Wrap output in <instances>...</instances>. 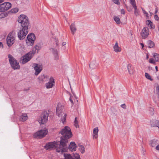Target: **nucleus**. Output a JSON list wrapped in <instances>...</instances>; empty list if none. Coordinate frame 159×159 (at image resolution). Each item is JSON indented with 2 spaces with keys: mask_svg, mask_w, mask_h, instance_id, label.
Listing matches in <instances>:
<instances>
[{
  "mask_svg": "<svg viewBox=\"0 0 159 159\" xmlns=\"http://www.w3.org/2000/svg\"><path fill=\"white\" fill-rule=\"evenodd\" d=\"M60 133L62 136L61 138L59 147H57V151L58 152L61 153L67 150L66 145L68 142V139L71 137L72 134L70 128L67 126L62 129Z\"/></svg>",
  "mask_w": 159,
  "mask_h": 159,
  "instance_id": "f257e3e1",
  "label": "nucleus"
},
{
  "mask_svg": "<svg viewBox=\"0 0 159 159\" xmlns=\"http://www.w3.org/2000/svg\"><path fill=\"white\" fill-rule=\"evenodd\" d=\"M64 107L61 104H58L57 107L56 113L58 116L61 117V120L63 124L66 121V114L63 111Z\"/></svg>",
  "mask_w": 159,
  "mask_h": 159,
  "instance_id": "f03ea898",
  "label": "nucleus"
},
{
  "mask_svg": "<svg viewBox=\"0 0 159 159\" xmlns=\"http://www.w3.org/2000/svg\"><path fill=\"white\" fill-rule=\"evenodd\" d=\"M18 21L22 27L29 28V23L28 18L25 15H20L18 19Z\"/></svg>",
  "mask_w": 159,
  "mask_h": 159,
  "instance_id": "7ed1b4c3",
  "label": "nucleus"
},
{
  "mask_svg": "<svg viewBox=\"0 0 159 159\" xmlns=\"http://www.w3.org/2000/svg\"><path fill=\"white\" fill-rule=\"evenodd\" d=\"M34 52L33 51L30 52L26 54L25 55L23 56L20 58V62L22 64H24L27 62L30 61L32 58L33 54H34Z\"/></svg>",
  "mask_w": 159,
  "mask_h": 159,
  "instance_id": "20e7f679",
  "label": "nucleus"
},
{
  "mask_svg": "<svg viewBox=\"0 0 159 159\" xmlns=\"http://www.w3.org/2000/svg\"><path fill=\"white\" fill-rule=\"evenodd\" d=\"M8 57L11 67L14 70L19 69L20 66L17 61L10 54L8 55Z\"/></svg>",
  "mask_w": 159,
  "mask_h": 159,
  "instance_id": "39448f33",
  "label": "nucleus"
},
{
  "mask_svg": "<svg viewBox=\"0 0 159 159\" xmlns=\"http://www.w3.org/2000/svg\"><path fill=\"white\" fill-rule=\"evenodd\" d=\"M22 29L19 30L18 34V37L20 40H23L25 38L28 32L29 28L22 27Z\"/></svg>",
  "mask_w": 159,
  "mask_h": 159,
  "instance_id": "423d86ee",
  "label": "nucleus"
},
{
  "mask_svg": "<svg viewBox=\"0 0 159 159\" xmlns=\"http://www.w3.org/2000/svg\"><path fill=\"white\" fill-rule=\"evenodd\" d=\"M48 113L46 111H44L41 114L40 117L38 119V121L40 124H44L46 123L48 120Z\"/></svg>",
  "mask_w": 159,
  "mask_h": 159,
  "instance_id": "0eeeda50",
  "label": "nucleus"
},
{
  "mask_svg": "<svg viewBox=\"0 0 159 159\" xmlns=\"http://www.w3.org/2000/svg\"><path fill=\"white\" fill-rule=\"evenodd\" d=\"M47 133V129L44 128L35 133L34 134V137L35 138H41L45 136Z\"/></svg>",
  "mask_w": 159,
  "mask_h": 159,
  "instance_id": "6e6552de",
  "label": "nucleus"
},
{
  "mask_svg": "<svg viewBox=\"0 0 159 159\" xmlns=\"http://www.w3.org/2000/svg\"><path fill=\"white\" fill-rule=\"evenodd\" d=\"M35 39V36L34 34H29L27 37L26 42L28 45H32L34 44Z\"/></svg>",
  "mask_w": 159,
  "mask_h": 159,
  "instance_id": "1a4fd4ad",
  "label": "nucleus"
},
{
  "mask_svg": "<svg viewBox=\"0 0 159 159\" xmlns=\"http://www.w3.org/2000/svg\"><path fill=\"white\" fill-rule=\"evenodd\" d=\"M15 37L14 35L12 33H10L7 38V42L9 47L11 46L14 43Z\"/></svg>",
  "mask_w": 159,
  "mask_h": 159,
  "instance_id": "9d476101",
  "label": "nucleus"
},
{
  "mask_svg": "<svg viewBox=\"0 0 159 159\" xmlns=\"http://www.w3.org/2000/svg\"><path fill=\"white\" fill-rule=\"evenodd\" d=\"M11 4L9 2H4L0 5V11L5 12L11 7Z\"/></svg>",
  "mask_w": 159,
  "mask_h": 159,
  "instance_id": "9b49d317",
  "label": "nucleus"
},
{
  "mask_svg": "<svg viewBox=\"0 0 159 159\" xmlns=\"http://www.w3.org/2000/svg\"><path fill=\"white\" fill-rule=\"evenodd\" d=\"M35 70L34 75H38L41 72L42 70L43 67L41 65L34 63L32 66Z\"/></svg>",
  "mask_w": 159,
  "mask_h": 159,
  "instance_id": "f8f14e48",
  "label": "nucleus"
},
{
  "mask_svg": "<svg viewBox=\"0 0 159 159\" xmlns=\"http://www.w3.org/2000/svg\"><path fill=\"white\" fill-rule=\"evenodd\" d=\"M57 145L56 144V142H50L49 143H48L46 145L44 146V148L46 150H51L54 148V147H55L56 148V150H57V147H59V145ZM57 152V151H56Z\"/></svg>",
  "mask_w": 159,
  "mask_h": 159,
  "instance_id": "ddd939ff",
  "label": "nucleus"
},
{
  "mask_svg": "<svg viewBox=\"0 0 159 159\" xmlns=\"http://www.w3.org/2000/svg\"><path fill=\"white\" fill-rule=\"evenodd\" d=\"M55 84L54 79L51 77L49 82L46 84L45 86L47 89H50L52 88L55 85Z\"/></svg>",
  "mask_w": 159,
  "mask_h": 159,
  "instance_id": "4468645a",
  "label": "nucleus"
},
{
  "mask_svg": "<svg viewBox=\"0 0 159 159\" xmlns=\"http://www.w3.org/2000/svg\"><path fill=\"white\" fill-rule=\"evenodd\" d=\"M141 34L143 38H146L149 34L148 29L147 27H144L142 30Z\"/></svg>",
  "mask_w": 159,
  "mask_h": 159,
  "instance_id": "2eb2a0df",
  "label": "nucleus"
},
{
  "mask_svg": "<svg viewBox=\"0 0 159 159\" xmlns=\"http://www.w3.org/2000/svg\"><path fill=\"white\" fill-rule=\"evenodd\" d=\"M66 145L67 149H69V151H74L76 150L77 146L74 142H71L68 148L67 144Z\"/></svg>",
  "mask_w": 159,
  "mask_h": 159,
  "instance_id": "dca6fc26",
  "label": "nucleus"
},
{
  "mask_svg": "<svg viewBox=\"0 0 159 159\" xmlns=\"http://www.w3.org/2000/svg\"><path fill=\"white\" fill-rule=\"evenodd\" d=\"M50 51L54 55L55 59L57 60L58 59V52L56 49L54 48H50Z\"/></svg>",
  "mask_w": 159,
  "mask_h": 159,
  "instance_id": "f3484780",
  "label": "nucleus"
},
{
  "mask_svg": "<svg viewBox=\"0 0 159 159\" xmlns=\"http://www.w3.org/2000/svg\"><path fill=\"white\" fill-rule=\"evenodd\" d=\"M127 69L128 72L130 75H133L134 74L135 70L132 65L130 64L128 65Z\"/></svg>",
  "mask_w": 159,
  "mask_h": 159,
  "instance_id": "a211bd4d",
  "label": "nucleus"
},
{
  "mask_svg": "<svg viewBox=\"0 0 159 159\" xmlns=\"http://www.w3.org/2000/svg\"><path fill=\"white\" fill-rule=\"evenodd\" d=\"M98 64L96 62L95 60L93 61L89 64V67L92 69L95 68L98 66Z\"/></svg>",
  "mask_w": 159,
  "mask_h": 159,
  "instance_id": "6ab92c4d",
  "label": "nucleus"
},
{
  "mask_svg": "<svg viewBox=\"0 0 159 159\" xmlns=\"http://www.w3.org/2000/svg\"><path fill=\"white\" fill-rule=\"evenodd\" d=\"M28 118L27 114L26 113L22 114L20 118V120L21 121H25Z\"/></svg>",
  "mask_w": 159,
  "mask_h": 159,
  "instance_id": "aec40b11",
  "label": "nucleus"
},
{
  "mask_svg": "<svg viewBox=\"0 0 159 159\" xmlns=\"http://www.w3.org/2000/svg\"><path fill=\"white\" fill-rule=\"evenodd\" d=\"M98 128H96L93 129V138L97 139L98 138Z\"/></svg>",
  "mask_w": 159,
  "mask_h": 159,
  "instance_id": "412c9836",
  "label": "nucleus"
},
{
  "mask_svg": "<svg viewBox=\"0 0 159 159\" xmlns=\"http://www.w3.org/2000/svg\"><path fill=\"white\" fill-rule=\"evenodd\" d=\"M70 29L71 31L72 34H74L76 30V29L74 24H71L70 26Z\"/></svg>",
  "mask_w": 159,
  "mask_h": 159,
  "instance_id": "4be33fe9",
  "label": "nucleus"
},
{
  "mask_svg": "<svg viewBox=\"0 0 159 159\" xmlns=\"http://www.w3.org/2000/svg\"><path fill=\"white\" fill-rule=\"evenodd\" d=\"M47 76H45L44 75H40L38 78V80H39V83H43V81H45V78H47Z\"/></svg>",
  "mask_w": 159,
  "mask_h": 159,
  "instance_id": "5701e85b",
  "label": "nucleus"
},
{
  "mask_svg": "<svg viewBox=\"0 0 159 159\" xmlns=\"http://www.w3.org/2000/svg\"><path fill=\"white\" fill-rule=\"evenodd\" d=\"M113 49L114 51L116 52H119V48L118 46V43L116 42L113 46Z\"/></svg>",
  "mask_w": 159,
  "mask_h": 159,
  "instance_id": "b1692460",
  "label": "nucleus"
},
{
  "mask_svg": "<svg viewBox=\"0 0 159 159\" xmlns=\"http://www.w3.org/2000/svg\"><path fill=\"white\" fill-rule=\"evenodd\" d=\"M63 156L64 158L63 159H74L72 156L70 154H64Z\"/></svg>",
  "mask_w": 159,
  "mask_h": 159,
  "instance_id": "393cba45",
  "label": "nucleus"
},
{
  "mask_svg": "<svg viewBox=\"0 0 159 159\" xmlns=\"http://www.w3.org/2000/svg\"><path fill=\"white\" fill-rule=\"evenodd\" d=\"M79 147V149L82 153H84L85 152V148L84 146L80 144L78 145Z\"/></svg>",
  "mask_w": 159,
  "mask_h": 159,
  "instance_id": "a878e982",
  "label": "nucleus"
},
{
  "mask_svg": "<svg viewBox=\"0 0 159 159\" xmlns=\"http://www.w3.org/2000/svg\"><path fill=\"white\" fill-rule=\"evenodd\" d=\"M147 25L151 29H153L154 28V26L153 25L152 23L150 20H148L146 22Z\"/></svg>",
  "mask_w": 159,
  "mask_h": 159,
  "instance_id": "bb28decb",
  "label": "nucleus"
},
{
  "mask_svg": "<svg viewBox=\"0 0 159 159\" xmlns=\"http://www.w3.org/2000/svg\"><path fill=\"white\" fill-rule=\"evenodd\" d=\"M153 57L154 59L156 62L159 61V55L156 53H153Z\"/></svg>",
  "mask_w": 159,
  "mask_h": 159,
  "instance_id": "cd10ccee",
  "label": "nucleus"
},
{
  "mask_svg": "<svg viewBox=\"0 0 159 159\" xmlns=\"http://www.w3.org/2000/svg\"><path fill=\"white\" fill-rule=\"evenodd\" d=\"M41 45L40 44H38L36 45L35 47V52L38 53V51L41 48Z\"/></svg>",
  "mask_w": 159,
  "mask_h": 159,
  "instance_id": "c85d7f7f",
  "label": "nucleus"
},
{
  "mask_svg": "<svg viewBox=\"0 0 159 159\" xmlns=\"http://www.w3.org/2000/svg\"><path fill=\"white\" fill-rule=\"evenodd\" d=\"M113 19L117 24H119V17L118 16H114Z\"/></svg>",
  "mask_w": 159,
  "mask_h": 159,
  "instance_id": "c756f323",
  "label": "nucleus"
},
{
  "mask_svg": "<svg viewBox=\"0 0 159 159\" xmlns=\"http://www.w3.org/2000/svg\"><path fill=\"white\" fill-rule=\"evenodd\" d=\"M72 156L74 159H80V156L77 153H73Z\"/></svg>",
  "mask_w": 159,
  "mask_h": 159,
  "instance_id": "7c9ffc66",
  "label": "nucleus"
},
{
  "mask_svg": "<svg viewBox=\"0 0 159 159\" xmlns=\"http://www.w3.org/2000/svg\"><path fill=\"white\" fill-rule=\"evenodd\" d=\"M148 47L149 48H151L153 47L154 45V44L153 42L151 41H149L148 42Z\"/></svg>",
  "mask_w": 159,
  "mask_h": 159,
  "instance_id": "2f4dec72",
  "label": "nucleus"
},
{
  "mask_svg": "<svg viewBox=\"0 0 159 159\" xmlns=\"http://www.w3.org/2000/svg\"><path fill=\"white\" fill-rule=\"evenodd\" d=\"M130 3L133 7H137L136 5L135 1V0H129Z\"/></svg>",
  "mask_w": 159,
  "mask_h": 159,
  "instance_id": "473e14b6",
  "label": "nucleus"
},
{
  "mask_svg": "<svg viewBox=\"0 0 159 159\" xmlns=\"http://www.w3.org/2000/svg\"><path fill=\"white\" fill-rule=\"evenodd\" d=\"M19 9L17 8H15L12 9L11 10V12L12 13H16L18 11Z\"/></svg>",
  "mask_w": 159,
  "mask_h": 159,
  "instance_id": "72a5a7b5",
  "label": "nucleus"
},
{
  "mask_svg": "<svg viewBox=\"0 0 159 159\" xmlns=\"http://www.w3.org/2000/svg\"><path fill=\"white\" fill-rule=\"evenodd\" d=\"M145 76L146 77L147 79H148V80H150L151 81H152L153 80V79H152L150 75L148 73H145Z\"/></svg>",
  "mask_w": 159,
  "mask_h": 159,
  "instance_id": "f704fd0d",
  "label": "nucleus"
},
{
  "mask_svg": "<svg viewBox=\"0 0 159 159\" xmlns=\"http://www.w3.org/2000/svg\"><path fill=\"white\" fill-rule=\"evenodd\" d=\"M77 117H75L74 121V125L76 128H78L79 125L78 124V121L77 120Z\"/></svg>",
  "mask_w": 159,
  "mask_h": 159,
  "instance_id": "c9c22d12",
  "label": "nucleus"
},
{
  "mask_svg": "<svg viewBox=\"0 0 159 159\" xmlns=\"http://www.w3.org/2000/svg\"><path fill=\"white\" fill-rule=\"evenodd\" d=\"M149 62L150 63L155 64L156 61L154 59L150 58L149 60Z\"/></svg>",
  "mask_w": 159,
  "mask_h": 159,
  "instance_id": "e433bc0d",
  "label": "nucleus"
},
{
  "mask_svg": "<svg viewBox=\"0 0 159 159\" xmlns=\"http://www.w3.org/2000/svg\"><path fill=\"white\" fill-rule=\"evenodd\" d=\"M68 47L66 46H62L61 49L62 51L65 52L68 49Z\"/></svg>",
  "mask_w": 159,
  "mask_h": 159,
  "instance_id": "4c0bfd02",
  "label": "nucleus"
},
{
  "mask_svg": "<svg viewBox=\"0 0 159 159\" xmlns=\"http://www.w3.org/2000/svg\"><path fill=\"white\" fill-rule=\"evenodd\" d=\"M153 123L154 125L159 128V121L158 120H155Z\"/></svg>",
  "mask_w": 159,
  "mask_h": 159,
  "instance_id": "58836bf2",
  "label": "nucleus"
},
{
  "mask_svg": "<svg viewBox=\"0 0 159 159\" xmlns=\"http://www.w3.org/2000/svg\"><path fill=\"white\" fill-rule=\"evenodd\" d=\"M134 13L135 16H138L139 15V12L138 11L137 9V7H136V8L135 7H134Z\"/></svg>",
  "mask_w": 159,
  "mask_h": 159,
  "instance_id": "ea45409f",
  "label": "nucleus"
},
{
  "mask_svg": "<svg viewBox=\"0 0 159 159\" xmlns=\"http://www.w3.org/2000/svg\"><path fill=\"white\" fill-rule=\"evenodd\" d=\"M74 97H73L70 96L69 99L70 101L71 102L72 104H73L74 101H75V100H74Z\"/></svg>",
  "mask_w": 159,
  "mask_h": 159,
  "instance_id": "a19ab883",
  "label": "nucleus"
},
{
  "mask_svg": "<svg viewBox=\"0 0 159 159\" xmlns=\"http://www.w3.org/2000/svg\"><path fill=\"white\" fill-rule=\"evenodd\" d=\"M112 1L115 4L119 5V0H112Z\"/></svg>",
  "mask_w": 159,
  "mask_h": 159,
  "instance_id": "79ce46f5",
  "label": "nucleus"
},
{
  "mask_svg": "<svg viewBox=\"0 0 159 159\" xmlns=\"http://www.w3.org/2000/svg\"><path fill=\"white\" fill-rule=\"evenodd\" d=\"M6 16V15L4 13H2L0 14V18L2 19L4 18Z\"/></svg>",
  "mask_w": 159,
  "mask_h": 159,
  "instance_id": "37998d69",
  "label": "nucleus"
},
{
  "mask_svg": "<svg viewBox=\"0 0 159 159\" xmlns=\"http://www.w3.org/2000/svg\"><path fill=\"white\" fill-rule=\"evenodd\" d=\"M156 142V141L155 140H153L152 141L151 145L152 147L154 146L156 144H155V143Z\"/></svg>",
  "mask_w": 159,
  "mask_h": 159,
  "instance_id": "c03bdc74",
  "label": "nucleus"
},
{
  "mask_svg": "<svg viewBox=\"0 0 159 159\" xmlns=\"http://www.w3.org/2000/svg\"><path fill=\"white\" fill-rule=\"evenodd\" d=\"M121 107L124 109H125L126 108V106L125 104H123L121 105Z\"/></svg>",
  "mask_w": 159,
  "mask_h": 159,
  "instance_id": "a18cd8bd",
  "label": "nucleus"
},
{
  "mask_svg": "<svg viewBox=\"0 0 159 159\" xmlns=\"http://www.w3.org/2000/svg\"><path fill=\"white\" fill-rule=\"evenodd\" d=\"M154 17H155V19L156 20H159V17H158V16H157V15H155V16H154Z\"/></svg>",
  "mask_w": 159,
  "mask_h": 159,
  "instance_id": "49530a36",
  "label": "nucleus"
},
{
  "mask_svg": "<svg viewBox=\"0 0 159 159\" xmlns=\"http://www.w3.org/2000/svg\"><path fill=\"white\" fill-rule=\"evenodd\" d=\"M121 13L122 14H125V11L123 9H121Z\"/></svg>",
  "mask_w": 159,
  "mask_h": 159,
  "instance_id": "de8ad7c7",
  "label": "nucleus"
},
{
  "mask_svg": "<svg viewBox=\"0 0 159 159\" xmlns=\"http://www.w3.org/2000/svg\"><path fill=\"white\" fill-rule=\"evenodd\" d=\"M55 42L56 45L58 46V39H56Z\"/></svg>",
  "mask_w": 159,
  "mask_h": 159,
  "instance_id": "09e8293b",
  "label": "nucleus"
},
{
  "mask_svg": "<svg viewBox=\"0 0 159 159\" xmlns=\"http://www.w3.org/2000/svg\"><path fill=\"white\" fill-rule=\"evenodd\" d=\"M66 43L65 42H63L62 43V46H66Z\"/></svg>",
  "mask_w": 159,
  "mask_h": 159,
  "instance_id": "8fccbe9b",
  "label": "nucleus"
},
{
  "mask_svg": "<svg viewBox=\"0 0 159 159\" xmlns=\"http://www.w3.org/2000/svg\"><path fill=\"white\" fill-rule=\"evenodd\" d=\"M0 48H3V45L2 43L0 42Z\"/></svg>",
  "mask_w": 159,
  "mask_h": 159,
  "instance_id": "3c124183",
  "label": "nucleus"
},
{
  "mask_svg": "<svg viewBox=\"0 0 159 159\" xmlns=\"http://www.w3.org/2000/svg\"><path fill=\"white\" fill-rule=\"evenodd\" d=\"M156 149L157 150H159V145L157 146L156 147Z\"/></svg>",
  "mask_w": 159,
  "mask_h": 159,
  "instance_id": "603ef678",
  "label": "nucleus"
},
{
  "mask_svg": "<svg viewBox=\"0 0 159 159\" xmlns=\"http://www.w3.org/2000/svg\"><path fill=\"white\" fill-rule=\"evenodd\" d=\"M140 45H141V46L142 47V48H143V47H144V44L143 43H141Z\"/></svg>",
  "mask_w": 159,
  "mask_h": 159,
  "instance_id": "864d4df0",
  "label": "nucleus"
},
{
  "mask_svg": "<svg viewBox=\"0 0 159 159\" xmlns=\"http://www.w3.org/2000/svg\"><path fill=\"white\" fill-rule=\"evenodd\" d=\"M155 68L156 71H158L157 66H156L155 67Z\"/></svg>",
  "mask_w": 159,
  "mask_h": 159,
  "instance_id": "5fc2aeb1",
  "label": "nucleus"
},
{
  "mask_svg": "<svg viewBox=\"0 0 159 159\" xmlns=\"http://www.w3.org/2000/svg\"><path fill=\"white\" fill-rule=\"evenodd\" d=\"M143 12L144 14H147V12L145 10H143Z\"/></svg>",
  "mask_w": 159,
  "mask_h": 159,
  "instance_id": "6e6d98bb",
  "label": "nucleus"
},
{
  "mask_svg": "<svg viewBox=\"0 0 159 159\" xmlns=\"http://www.w3.org/2000/svg\"><path fill=\"white\" fill-rule=\"evenodd\" d=\"M148 58H149L148 55V54H147L146 55V58H147V59H148Z\"/></svg>",
  "mask_w": 159,
  "mask_h": 159,
  "instance_id": "4d7b16f0",
  "label": "nucleus"
},
{
  "mask_svg": "<svg viewBox=\"0 0 159 159\" xmlns=\"http://www.w3.org/2000/svg\"><path fill=\"white\" fill-rule=\"evenodd\" d=\"M157 11H158L157 9V8H156L155 13H156L157 12Z\"/></svg>",
  "mask_w": 159,
  "mask_h": 159,
  "instance_id": "13d9d810",
  "label": "nucleus"
},
{
  "mask_svg": "<svg viewBox=\"0 0 159 159\" xmlns=\"http://www.w3.org/2000/svg\"><path fill=\"white\" fill-rule=\"evenodd\" d=\"M146 15V16L147 17H148V13L147 12V14H145Z\"/></svg>",
  "mask_w": 159,
  "mask_h": 159,
  "instance_id": "bf43d9fd",
  "label": "nucleus"
},
{
  "mask_svg": "<svg viewBox=\"0 0 159 159\" xmlns=\"http://www.w3.org/2000/svg\"><path fill=\"white\" fill-rule=\"evenodd\" d=\"M4 1V0H0V3L2 2H3Z\"/></svg>",
  "mask_w": 159,
  "mask_h": 159,
  "instance_id": "052dcab7",
  "label": "nucleus"
},
{
  "mask_svg": "<svg viewBox=\"0 0 159 159\" xmlns=\"http://www.w3.org/2000/svg\"><path fill=\"white\" fill-rule=\"evenodd\" d=\"M152 110L153 111H154V110H153V109H152Z\"/></svg>",
  "mask_w": 159,
  "mask_h": 159,
  "instance_id": "680f3d73",
  "label": "nucleus"
}]
</instances>
